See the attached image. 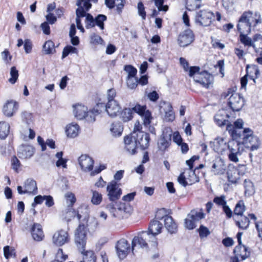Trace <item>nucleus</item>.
I'll return each instance as SVG.
<instances>
[{"mask_svg": "<svg viewBox=\"0 0 262 262\" xmlns=\"http://www.w3.org/2000/svg\"><path fill=\"white\" fill-rule=\"evenodd\" d=\"M232 139L227 142V155L229 159L233 162L239 161L238 157L243 152L244 148L241 141V134L237 133L236 130L232 132Z\"/></svg>", "mask_w": 262, "mask_h": 262, "instance_id": "nucleus-1", "label": "nucleus"}, {"mask_svg": "<svg viewBox=\"0 0 262 262\" xmlns=\"http://www.w3.org/2000/svg\"><path fill=\"white\" fill-rule=\"evenodd\" d=\"M139 114L143 120V123L145 126H148L150 125L152 117L150 112L147 110L145 105H141L137 104L132 108H125L122 114V119L124 122H127L130 120L133 116V112Z\"/></svg>", "mask_w": 262, "mask_h": 262, "instance_id": "nucleus-2", "label": "nucleus"}, {"mask_svg": "<svg viewBox=\"0 0 262 262\" xmlns=\"http://www.w3.org/2000/svg\"><path fill=\"white\" fill-rule=\"evenodd\" d=\"M241 141L245 148H250V150L254 151L258 149L260 145V141L259 138L253 135V131L246 128L242 131Z\"/></svg>", "mask_w": 262, "mask_h": 262, "instance_id": "nucleus-3", "label": "nucleus"}, {"mask_svg": "<svg viewBox=\"0 0 262 262\" xmlns=\"http://www.w3.org/2000/svg\"><path fill=\"white\" fill-rule=\"evenodd\" d=\"M150 243H151V236L148 231H143L139 232L132 241V250L134 251L137 246L152 250L157 249V247H152Z\"/></svg>", "mask_w": 262, "mask_h": 262, "instance_id": "nucleus-4", "label": "nucleus"}, {"mask_svg": "<svg viewBox=\"0 0 262 262\" xmlns=\"http://www.w3.org/2000/svg\"><path fill=\"white\" fill-rule=\"evenodd\" d=\"M230 96L228 99V105L233 111H239L242 109L244 104V100L243 97L238 93L235 92L231 89H229L227 92H224L222 97L226 98Z\"/></svg>", "mask_w": 262, "mask_h": 262, "instance_id": "nucleus-5", "label": "nucleus"}, {"mask_svg": "<svg viewBox=\"0 0 262 262\" xmlns=\"http://www.w3.org/2000/svg\"><path fill=\"white\" fill-rule=\"evenodd\" d=\"M85 24L86 29L93 28L95 26H98L101 30L104 28V22L106 20L107 17L103 14H99L95 18L90 13L85 12Z\"/></svg>", "mask_w": 262, "mask_h": 262, "instance_id": "nucleus-6", "label": "nucleus"}, {"mask_svg": "<svg viewBox=\"0 0 262 262\" xmlns=\"http://www.w3.org/2000/svg\"><path fill=\"white\" fill-rule=\"evenodd\" d=\"M246 168L244 165H239L237 167L229 165L227 172L228 179L232 183H236L246 172Z\"/></svg>", "mask_w": 262, "mask_h": 262, "instance_id": "nucleus-7", "label": "nucleus"}, {"mask_svg": "<svg viewBox=\"0 0 262 262\" xmlns=\"http://www.w3.org/2000/svg\"><path fill=\"white\" fill-rule=\"evenodd\" d=\"M74 241L78 249L84 251L86 243V232L84 225L80 224L76 228Z\"/></svg>", "mask_w": 262, "mask_h": 262, "instance_id": "nucleus-8", "label": "nucleus"}, {"mask_svg": "<svg viewBox=\"0 0 262 262\" xmlns=\"http://www.w3.org/2000/svg\"><path fill=\"white\" fill-rule=\"evenodd\" d=\"M205 215L201 209L199 211L192 210L188 214L185 220V227L189 230H192L195 227V222L204 218Z\"/></svg>", "mask_w": 262, "mask_h": 262, "instance_id": "nucleus-9", "label": "nucleus"}, {"mask_svg": "<svg viewBox=\"0 0 262 262\" xmlns=\"http://www.w3.org/2000/svg\"><path fill=\"white\" fill-rule=\"evenodd\" d=\"M163 225L158 221H152L150 222L148 232L151 236V243H150L153 247H158V243L156 236L161 233Z\"/></svg>", "mask_w": 262, "mask_h": 262, "instance_id": "nucleus-10", "label": "nucleus"}, {"mask_svg": "<svg viewBox=\"0 0 262 262\" xmlns=\"http://www.w3.org/2000/svg\"><path fill=\"white\" fill-rule=\"evenodd\" d=\"M160 113L163 120L166 122H171L175 119L174 113L170 103L165 101H160L159 105Z\"/></svg>", "mask_w": 262, "mask_h": 262, "instance_id": "nucleus-11", "label": "nucleus"}, {"mask_svg": "<svg viewBox=\"0 0 262 262\" xmlns=\"http://www.w3.org/2000/svg\"><path fill=\"white\" fill-rule=\"evenodd\" d=\"M214 17L213 13L208 10H201L196 13L195 22L203 26H209Z\"/></svg>", "mask_w": 262, "mask_h": 262, "instance_id": "nucleus-12", "label": "nucleus"}, {"mask_svg": "<svg viewBox=\"0 0 262 262\" xmlns=\"http://www.w3.org/2000/svg\"><path fill=\"white\" fill-rule=\"evenodd\" d=\"M70 238L68 232L65 230L60 229L56 231L52 236L53 244L58 247H60L68 243Z\"/></svg>", "mask_w": 262, "mask_h": 262, "instance_id": "nucleus-13", "label": "nucleus"}, {"mask_svg": "<svg viewBox=\"0 0 262 262\" xmlns=\"http://www.w3.org/2000/svg\"><path fill=\"white\" fill-rule=\"evenodd\" d=\"M234 253L235 256L231 257L230 262H240V260H244L250 255V252L248 251V248L243 245L236 246L234 250Z\"/></svg>", "mask_w": 262, "mask_h": 262, "instance_id": "nucleus-14", "label": "nucleus"}, {"mask_svg": "<svg viewBox=\"0 0 262 262\" xmlns=\"http://www.w3.org/2000/svg\"><path fill=\"white\" fill-rule=\"evenodd\" d=\"M106 191L108 199L112 201L118 200L122 193L119 184L115 181H112L107 184Z\"/></svg>", "mask_w": 262, "mask_h": 262, "instance_id": "nucleus-15", "label": "nucleus"}, {"mask_svg": "<svg viewBox=\"0 0 262 262\" xmlns=\"http://www.w3.org/2000/svg\"><path fill=\"white\" fill-rule=\"evenodd\" d=\"M259 74V70L255 66H247L246 67V74L241 79L242 88L245 89L247 84L248 77L254 81Z\"/></svg>", "mask_w": 262, "mask_h": 262, "instance_id": "nucleus-16", "label": "nucleus"}, {"mask_svg": "<svg viewBox=\"0 0 262 262\" xmlns=\"http://www.w3.org/2000/svg\"><path fill=\"white\" fill-rule=\"evenodd\" d=\"M81 169L84 172H92L94 167V161L87 155H82L78 159Z\"/></svg>", "mask_w": 262, "mask_h": 262, "instance_id": "nucleus-17", "label": "nucleus"}, {"mask_svg": "<svg viewBox=\"0 0 262 262\" xmlns=\"http://www.w3.org/2000/svg\"><path fill=\"white\" fill-rule=\"evenodd\" d=\"M18 103L14 100H9L6 101L3 107V114L8 117H11L14 115L18 109Z\"/></svg>", "mask_w": 262, "mask_h": 262, "instance_id": "nucleus-18", "label": "nucleus"}, {"mask_svg": "<svg viewBox=\"0 0 262 262\" xmlns=\"http://www.w3.org/2000/svg\"><path fill=\"white\" fill-rule=\"evenodd\" d=\"M125 149L130 155H134L137 152L138 148L137 141L135 135L127 136L124 139Z\"/></svg>", "mask_w": 262, "mask_h": 262, "instance_id": "nucleus-19", "label": "nucleus"}, {"mask_svg": "<svg viewBox=\"0 0 262 262\" xmlns=\"http://www.w3.org/2000/svg\"><path fill=\"white\" fill-rule=\"evenodd\" d=\"M121 110V107L117 101H112L107 102L106 104H104L103 111H105L110 117H114L120 114Z\"/></svg>", "mask_w": 262, "mask_h": 262, "instance_id": "nucleus-20", "label": "nucleus"}, {"mask_svg": "<svg viewBox=\"0 0 262 262\" xmlns=\"http://www.w3.org/2000/svg\"><path fill=\"white\" fill-rule=\"evenodd\" d=\"M226 166L224 160L220 157L213 161L211 171L215 175H221L225 173Z\"/></svg>", "mask_w": 262, "mask_h": 262, "instance_id": "nucleus-21", "label": "nucleus"}, {"mask_svg": "<svg viewBox=\"0 0 262 262\" xmlns=\"http://www.w3.org/2000/svg\"><path fill=\"white\" fill-rule=\"evenodd\" d=\"M116 248L120 259H124L130 250L129 245L125 239H121L119 241L117 242Z\"/></svg>", "mask_w": 262, "mask_h": 262, "instance_id": "nucleus-22", "label": "nucleus"}, {"mask_svg": "<svg viewBox=\"0 0 262 262\" xmlns=\"http://www.w3.org/2000/svg\"><path fill=\"white\" fill-rule=\"evenodd\" d=\"M241 16L252 27H255L257 24L261 23L260 15L258 12L246 11L244 12Z\"/></svg>", "mask_w": 262, "mask_h": 262, "instance_id": "nucleus-23", "label": "nucleus"}, {"mask_svg": "<svg viewBox=\"0 0 262 262\" xmlns=\"http://www.w3.org/2000/svg\"><path fill=\"white\" fill-rule=\"evenodd\" d=\"M104 103H100L93 108V110L86 111V115L84 118L89 122H93L95 121V116L100 114L103 111Z\"/></svg>", "mask_w": 262, "mask_h": 262, "instance_id": "nucleus-24", "label": "nucleus"}, {"mask_svg": "<svg viewBox=\"0 0 262 262\" xmlns=\"http://www.w3.org/2000/svg\"><path fill=\"white\" fill-rule=\"evenodd\" d=\"M194 40V35L190 30H186L179 35L178 41L182 47H186L190 44Z\"/></svg>", "mask_w": 262, "mask_h": 262, "instance_id": "nucleus-25", "label": "nucleus"}, {"mask_svg": "<svg viewBox=\"0 0 262 262\" xmlns=\"http://www.w3.org/2000/svg\"><path fill=\"white\" fill-rule=\"evenodd\" d=\"M211 147L216 152L222 154L227 146V142L223 138L217 137L212 142H210Z\"/></svg>", "mask_w": 262, "mask_h": 262, "instance_id": "nucleus-26", "label": "nucleus"}, {"mask_svg": "<svg viewBox=\"0 0 262 262\" xmlns=\"http://www.w3.org/2000/svg\"><path fill=\"white\" fill-rule=\"evenodd\" d=\"M34 153V148L29 145H22L19 147L17 155L19 158L27 159L30 158Z\"/></svg>", "mask_w": 262, "mask_h": 262, "instance_id": "nucleus-27", "label": "nucleus"}, {"mask_svg": "<svg viewBox=\"0 0 262 262\" xmlns=\"http://www.w3.org/2000/svg\"><path fill=\"white\" fill-rule=\"evenodd\" d=\"M189 177H186L184 173H181L178 178V182L183 186H186L188 185H191L198 181L194 171H190L189 173Z\"/></svg>", "mask_w": 262, "mask_h": 262, "instance_id": "nucleus-28", "label": "nucleus"}, {"mask_svg": "<svg viewBox=\"0 0 262 262\" xmlns=\"http://www.w3.org/2000/svg\"><path fill=\"white\" fill-rule=\"evenodd\" d=\"M213 80L212 76L207 72H202L200 74L198 78L195 79V82L199 83L203 87L208 88L212 83Z\"/></svg>", "mask_w": 262, "mask_h": 262, "instance_id": "nucleus-29", "label": "nucleus"}, {"mask_svg": "<svg viewBox=\"0 0 262 262\" xmlns=\"http://www.w3.org/2000/svg\"><path fill=\"white\" fill-rule=\"evenodd\" d=\"M31 235L33 239L37 242L42 241L44 234L41 226L38 223H34L31 229Z\"/></svg>", "mask_w": 262, "mask_h": 262, "instance_id": "nucleus-30", "label": "nucleus"}, {"mask_svg": "<svg viewBox=\"0 0 262 262\" xmlns=\"http://www.w3.org/2000/svg\"><path fill=\"white\" fill-rule=\"evenodd\" d=\"M87 111V107L82 104L77 103L73 105V113L77 119H84L86 115Z\"/></svg>", "mask_w": 262, "mask_h": 262, "instance_id": "nucleus-31", "label": "nucleus"}, {"mask_svg": "<svg viewBox=\"0 0 262 262\" xmlns=\"http://www.w3.org/2000/svg\"><path fill=\"white\" fill-rule=\"evenodd\" d=\"M138 145H140L142 149H146L148 147L149 142V136L144 132H140L135 136Z\"/></svg>", "mask_w": 262, "mask_h": 262, "instance_id": "nucleus-32", "label": "nucleus"}, {"mask_svg": "<svg viewBox=\"0 0 262 262\" xmlns=\"http://www.w3.org/2000/svg\"><path fill=\"white\" fill-rule=\"evenodd\" d=\"M229 116L225 110H219L214 116V121L220 126H224L228 121Z\"/></svg>", "mask_w": 262, "mask_h": 262, "instance_id": "nucleus-33", "label": "nucleus"}, {"mask_svg": "<svg viewBox=\"0 0 262 262\" xmlns=\"http://www.w3.org/2000/svg\"><path fill=\"white\" fill-rule=\"evenodd\" d=\"M66 133L69 138H75L77 137L80 131L79 126L75 123H71L68 124L66 127Z\"/></svg>", "mask_w": 262, "mask_h": 262, "instance_id": "nucleus-34", "label": "nucleus"}, {"mask_svg": "<svg viewBox=\"0 0 262 262\" xmlns=\"http://www.w3.org/2000/svg\"><path fill=\"white\" fill-rule=\"evenodd\" d=\"M86 11L82 6H78V8L76 10V23L77 27L82 33L84 32V29L81 23V18L85 16V12Z\"/></svg>", "mask_w": 262, "mask_h": 262, "instance_id": "nucleus-35", "label": "nucleus"}, {"mask_svg": "<svg viewBox=\"0 0 262 262\" xmlns=\"http://www.w3.org/2000/svg\"><path fill=\"white\" fill-rule=\"evenodd\" d=\"M164 225L168 232L171 234L176 233L177 231V225L173 221L171 216L165 215L164 216Z\"/></svg>", "mask_w": 262, "mask_h": 262, "instance_id": "nucleus-36", "label": "nucleus"}, {"mask_svg": "<svg viewBox=\"0 0 262 262\" xmlns=\"http://www.w3.org/2000/svg\"><path fill=\"white\" fill-rule=\"evenodd\" d=\"M237 29L240 34H249L251 32L252 26L241 16L237 24Z\"/></svg>", "mask_w": 262, "mask_h": 262, "instance_id": "nucleus-37", "label": "nucleus"}, {"mask_svg": "<svg viewBox=\"0 0 262 262\" xmlns=\"http://www.w3.org/2000/svg\"><path fill=\"white\" fill-rule=\"evenodd\" d=\"M252 47L256 53L262 56V35L255 34L253 37V45Z\"/></svg>", "mask_w": 262, "mask_h": 262, "instance_id": "nucleus-38", "label": "nucleus"}, {"mask_svg": "<svg viewBox=\"0 0 262 262\" xmlns=\"http://www.w3.org/2000/svg\"><path fill=\"white\" fill-rule=\"evenodd\" d=\"M25 189L27 193L35 194L37 192V187L36 182L31 179H27L24 184Z\"/></svg>", "mask_w": 262, "mask_h": 262, "instance_id": "nucleus-39", "label": "nucleus"}, {"mask_svg": "<svg viewBox=\"0 0 262 262\" xmlns=\"http://www.w3.org/2000/svg\"><path fill=\"white\" fill-rule=\"evenodd\" d=\"M117 210L118 216H124L127 214H129L131 213L132 209L130 206L128 204L119 203L117 205Z\"/></svg>", "mask_w": 262, "mask_h": 262, "instance_id": "nucleus-40", "label": "nucleus"}, {"mask_svg": "<svg viewBox=\"0 0 262 262\" xmlns=\"http://www.w3.org/2000/svg\"><path fill=\"white\" fill-rule=\"evenodd\" d=\"M83 255L82 262H96V256L94 252L92 250L84 251L80 250Z\"/></svg>", "mask_w": 262, "mask_h": 262, "instance_id": "nucleus-41", "label": "nucleus"}, {"mask_svg": "<svg viewBox=\"0 0 262 262\" xmlns=\"http://www.w3.org/2000/svg\"><path fill=\"white\" fill-rule=\"evenodd\" d=\"M10 125L8 123L0 122V139L4 140L8 136L10 132Z\"/></svg>", "mask_w": 262, "mask_h": 262, "instance_id": "nucleus-42", "label": "nucleus"}, {"mask_svg": "<svg viewBox=\"0 0 262 262\" xmlns=\"http://www.w3.org/2000/svg\"><path fill=\"white\" fill-rule=\"evenodd\" d=\"M239 216L240 219L236 218L235 219L236 225L242 229H246L248 227L250 223L249 219L243 215Z\"/></svg>", "mask_w": 262, "mask_h": 262, "instance_id": "nucleus-43", "label": "nucleus"}, {"mask_svg": "<svg viewBox=\"0 0 262 262\" xmlns=\"http://www.w3.org/2000/svg\"><path fill=\"white\" fill-rule=\"evenodd\" d=\"M123 129V126L120 123L115 122L112 123L110 130L113 136H119L121 135Z\"/></svg>", "mask_w": 262, "mask_h": 262, "instance_id": "nucleus-44", "label": "nucleus"}, {"mask_svg": "<svg viewBox=\"0 0 262 262\" xmlns=\"http://www.w3.org/2000/svg\"><path fill=\"white\" fill-rule=\"evenodd\" d=\"M245 195L246 196H249L254 194V188L252 182L249 180H245L244 181Z\"/></svg>", "mask_w": 262, "mask_h": 262, "instance_id": "nucleus-45", "label": "nucleus"}, {"mask_svg": "<svg viewBox=\"0 0 262 262\" xmlns=\"http://www.w3.org/2000/svg\"><path fill=\"white\" fill-rule=\"evenodd\" d=\"M244 124V122L243 120L238 119L234 123V126H233L231 124H228L227 125V130H228L229 132H231V134L232 135V132L234 130H236L237 133L239 134H242L241 131H239L238 129H241L243 127Z\"/></svg>", "mask_w": 262, "mask_h": 262, "instance_id": "nucleus-46", "label": "nucleus"}, {"mask_svg": "<svg viewBox=\"0 0 262 262\" xmlns=\"http://www.w3.org/2000/svg\"><path fill=\"white\" fill-rule=\"evenodd\" d=\"M42 51L46 54H53L55 52L54 42L51 40L46 41L43 46Z\"/></svg>", "mask_w": 262, "mask_h": 262, "instance_id": "nucleus-47", "label": "nucleus"}, {"mask_svg": "<svg viewBox=\"0 0 262 262\" xmlns=\"http://www.w3.org/2000/svg\"><path fill=\"white\" fill-rule=\"evenodd\" d=\"M245 211V206L244 202L243 201L241 200L238 202L235 206V208L234 209V214L238 217L239 216L243 215Z\"/></svg>", "mask_w": 262, "mask_h": 262, "instance_id": "nucleus-48", "label": "nucleus"}, {"mask_svg": "<svg viewBox=\"0 0 262 262\" xmlns=\"http://www.w3.org/2000/svg\"><path fill=\"white\" fill-rule=\"evenodd\" d=\"M97 1L98 0H77L76 2V6H82L86 11H89L92 7L91 2L96 3Z\"/></svg>", "mask_w": 262, "mask_h": 262, "instance_id": "nucleus-49", "label": "nucleus"}, {"mask_svg": "<svg viewBox=\"0 0 262 262\" xmlns=\"http://www.w3.org/2000/svg\"><path fill=\"white\" fill-rule=\"evenodd\" d=\"M249 34H242L239 35V40L245 46L250 47L253 45V39L248 36Z\"/></svg>", "mask_w": 262, "mask_h": 262, "instance_id": "nucleus-50", "label": "nucleus"}, {"mask_svg": "<svg viewBox=\"0 0 262 262\" xmlns=\"http://www.w3.org/2000/svg\"><path fill=\"white\" fill-rule=\"evenodd\" d=\"M4 255L6 259H9L12 257H15V250L13 247L6 246L4 248Z\"/></svg>", "mask_w": 262, "mask_h": 262, "instance_id": "nucleus-51", "label": "nucleus"}, {"mask_svg": "<svg viewBox=\"0 0 262 262\" xmlns=\"http://www.w3.org/2000/svg\"><path fill=\"white\" fill-rule=\"evenodd\" d=\"M201 5L200 0H187L186 7L189 11L194 10L200 7Z\"/></svg>", "mask_w": 262, "mask_h": 262, "instance_id": "nucleus-52", "label": "nucleus"}, {"mask_svg": "<svg viewBox=\"0 0 262 262\" xmlns=\"http://www.w3.org/2000/svg\"><path fill=\"white\" fill-rule=\"evenodd\" d=\"M92 196L91 202L93 204L98 205L101 203L102 200V194L97 191L92 190Z\"/></svg>", "mask_w": 262, "mask_h": 262, "instance_id": "nucleus-53", "label": "nucleus"}, {"mask_svg": "<svg viewBox=\"0 0 262 262\" xmlns=\"http://www.w3.org/2000/svg\"><path fill=\"white\" fill-rule=\"evenodd\" d=\"M213 202L219 207L223 208L224 206L226 205L227 201L226 197L224 195H222L219 196H215L213 200Z\"/></svg>", "mask_w": 262, "mask_h": 262, "instance_id": "nucleus-54", "label": "nucleus"}, {"mask_svg": "<svg viewBox=\"0 0 262 262\" xmlns=\"http://www.w3.org/2000/svg\"><path fill=\"white\" fill-rule=\"evenodd\" d=\"M76 214V212L71 207H69V209L62 212V215L67 221H69L72 218L74 217Z\"/></svg>", "mask_w": 262, "mask_h": 262, "instance_id": "nucleus-55", "label": "nucleus"}, {"mask_svg": "<svg viewBox=\"0 0 262 262\" xmlns=\"http://www.w3.org/2000/svg\"><path fill=\"white\" fill-rule=\"evenodd\" d=\"M10 74L11 77L9 79V81L11 84H14L18 77V72L15 67L11 68Z\"/></svg>", "mask_w": 262, "mask_h": 262, "instance_id": "nucleus-56", "label": "nucleus"}, {"mask_svg": "<svg viewBox=\"0 0 262 262\" xmlns=\"http://www.w3.org/2000/svg\"><path fill=\"white\" fill-rule=\"evenodd\" d=\"M200 68L199 67L194 66L190 67L188 71L189 72V76H193L194 81H195V79L198 78V77L200 76V74H201V72H200Z\"/></svg>", "mask_w": 262, "mask_h": 262, "instance_id": "nucleus-57", "label": "nucleus"}, {"mask_svg": "<svg viewBox=\"0 0 262 262\" xmlns=\"http://www.w3.org/2000/svg\"><path fill=\"white\" fill-rule=\"evenodd\" d=\"M124 70L127 74V78L136 77L137 70L133 66L126 65L124 66Z\"/></svg>", "mask_w": 262, "mask_h": 262, "instance_id": "nucleus-58", "label": "nucleus"}, {"mask_svg": "<svg viewBox=\"0 0 262 262\" xmlns=\"http://www.w3.org/2000/svg\"><path fill=\"white\" fill-rule=\"evenodd\" d=\"M171 141H168V139L161 137L158 142V147L160 150H165L170 145Z\"/></svg>", "mask_w": 262, "mask_h": 262, "instance_id": "nucleus-59", "label": "nucleus"}, {"mask_svg": "<svg viewBox=\"0 0 262 262\" xmlns=\"http://www.w3.org/2000/svg\"><path fill=\"white\" fill-rule=\"evenodd\" d=\"M11 164L12 168L16 172H18L19 169L21 166L20 162L18 158L15 156H13L11 159Z\"/></svg>", "mask_w": 262, "mask_h": 262, "instance_id": "nucleus-60", "label": "nucleus"}, {"mask_svg": "<svg viewBox=\"0 0 262 262\" xmlns=\"http://www.w3.org/2000/svg\"><path fill=\"white\" fill-rule=\"evenodd\" d=\"M126 83L129 89H135L138 84V79L136 77L127 78Z\"/></svg>", "mask_w": 262, "mask_h": 262, "instance_id": "nucleus-61", "label": "nucleus"}, {"mask_svg": "<svg viewBox=\"0 0 262 262\" xmlns=\"http://www.w3.org/2000/svg\"><path fill=\"white\" fill-rule=\"evenodd\" d=\"M77 49L71 46H68L66 47L62 51V58L67 57L70 53H77Z\"/></svg>", "mask_w": 262, "mask_h": 262, "instance_id": "nucleus-62", "label": "nucleus"}, {"mask_svg": "<svg viewBox=\"0 0 262 262\" xmlns=\"http://www.w3.org/2000/svg\"><path fill=\"white\" fill-rule=\"evenodd\" d=\"M68 258V255L64 254L62 249H59L56 254L55 260L53 262H63Z\"/></svg>", "mask_w": 262, "mask_h": 262, "instance_id": "nucleus-63", "label": "nucleus"}, {"mask_svg": "<svg viewBox=\"0 0 262 262\" xmlns=\"http://www.w3.org/2000/svg\"><path fill=\"white\" fill-rule=\"evenodd\" d=\"M65 198L67 203H69L70 207H72L73 205L75 203L76 201V197L74 193L72 192H67L65 194Z\"/></svg>", "mask_w": 262, "mask_h": 262, "instance_id": "nucleus-64", "label": "nucleus"}]
</instances>
